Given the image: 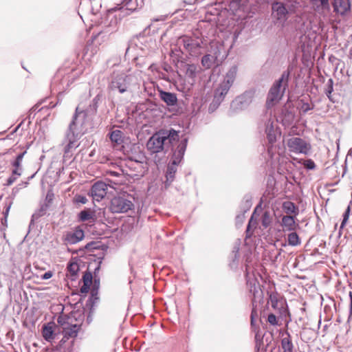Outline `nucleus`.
Segmentation results:
<instances>
[{
    "mask_svg": "<svg viewBox=\"0 0 352 352\" xmlns=\"http://www.w3.org/2000/svg\"><path fill=\"white\" fill-rule=\"evenodd\" d=\"M180 141L179 132L176 130L172 128L161 129L148 139L146 148L151 153H158L162 152L168 145L171 146L172 150L175 149Z\"/></svg>",
    "mask_w": 352,
    "mask_h": 352,
    "instance_id": "obj_1",
    "label": "nucleus"
},
{
    "mask_svg": "<svg viewBox=\"0 0 352 352\" xmlns=\"http://www.w3.org/2000/svg\"><path fill=\"white\" fill-rule=\"evenodd\" d=\"M132 0H122L116 7L107 11L106 19L102 22V30L99 34H111L117 30L118 19L129 16L132 13Z\"/></svg>",
    "mask_w": 352,
    "mask_h": 352,
    "instance_id": "obj_2",
    "label": "nucleus"
},
{
    "mask_svg": "<svg viewBox=\"0 0 352 352\" xmlns=\"http://www.w3.org/2000/svg\"><path fill=\"white\" fill-rule=\"evenodd\" d=\"M100 102H101V96L98 94L85 109L80 110L79 107H76L73 116L77 115L76 123L78 124L79 129L86 131L88 128L92 129L98 124L96 118H98L97 111Z\"/></svg>",
    "mask_w": 352,
    "mask_h": 352,
    "instance_id": "obj_3",
    "label": "nucleus"
},
{
    "mask_svg": "<svg viewBox=\"0 0 352 352\" xmlns=\"http://www.w3.org/2000/svg\"><path fill=\"white\" fill-rule=\"evenodd\" d=\"M188 142V138L185 135H182L181 141L178 143L176 148L173 149L172 160L167 166L165 174L166 180L164 182L165 188H168L175 180V174L177 170V166L184 158Z\"/></svg>",
    "mask_w": 352,
    "mask_h": 352,
    "instance_id": "obj_4",
    "label": "nucleus"
},
{
    "mask_svg": "<svg viewBox=\"0 0 352 352\" xmlns=\"http://www.w3.org/2000/svg\"><path fill=\"white\" fill-rule=\"evenodd\" d=\"M291 72L292 70L288 68L281 74L278 79L274 82L267 96L266 107L267 109L272 107L282 99L289 87Z\"/></svg>",
    "mask_w": 352,
    "mask_h": 352,
    "instance_id": "obj_5",
    "label": "nucleus"
},
{
    "mask_svg": "<svg viewBox=\"0 0 352 352\" xmlns=\"http://www.w3.org/2000/svg\"><path fill=\"white\" fill-rule=\"evenodd\" d=\"M111 141L114 143V147L126 155L130 161H132V142L129 137L123 135L120 130H114L109 133Z\"/></svg>",
    "mask_w": 352,
    "mask_h": 352,
    "instance_id": "obj_6",
    "label": "nucleus"
},
{
    "mask_svg": "<svg viewBox=\"0 0 352 352\" xmlns=\"http://www.w3.org/2000/svg\"><path fill=\"white\" fill-rule=\"evenodd\" d=\"M238 72L236 65H232L223 76V80L220 82L219 87L214 91V97L223 102L226 96L232 86Z\"/></svg>",
    "mask_w": 352,
    "mask_h": 352,
    "instance_id": "obj_7",
    "label": "nucleus"
},
{
    "mask_svg": "<svg viewBox=\"0 0 352 352\" xmlns=\"http://www.w3.org/2000/svg\"><path fill=\"white\" fill-rule=\"evenodd\" d=\"M254 94L253 89H249L236 96L230 103L229 115L233 116L247 109L253 100Z\"/></svg>",
    "mask_w": 352,
    "mask_h": 352,
    "instance_id": "obj_8",
    "label": "nucleus"
},
{
    "mask_svg": "<svg viewBox=\"0 0 352 352\" xmlns=\"http://www.w3.org/2000/svg\"><path fill=\"white\" fill-rule=\"evenodd\" d=\"M76 119L77 115L72 117V120L69 125L68 130L66 133V139L68 142L64 148L65 153H71L73 149H75L78 146V144H76V142L84 133L81 129H79L78 124L76 123Z\"/></svg>",
    "mask_w": 352,
    "mask_h": 352,
    "instance_id": "obj_9",
    "label": "nucleus"
},
{
    "mask_svg": "<svg viewBox=\"0 0 352 352\" xmlns=\"http://www.w3.org/2000/svg\"><path fill=\"white\" fill-rule=\"evenodd\" d=\"M287 145L291 152L307 154L311 148L309 143L300 138L293 137L287 140Z\"/></svg>",
    "mask_w": 352,
    "mask_h": 352,
    "instance_id": "obj_10",
    "label": "nucleus"
},
{
    "mask_svg": "<svg viewBox=\"0 0 352 352\" xmlns=\"http://www.w3.org/2000/svg\"><path fill=\"white\" fill-rule=\"evenodd\" d=\"M255 300H252V309L250 315V325L253 331L255 332V350L259 352L263 344V336L259 332V327L255 323V318L257 316V311L254 305Z\"/></svg>",
    "mask_w": 352,
    "mask_h": 352,
    "instance_id": "obj_11",
    "label": "nucleus"
},
{
    "mask_svg": "<svg viewBox=\"0 0 352 352\" xmlns=\"http://www.w3.org/2000/svg\"><path fill=\"white\" fill-rule=\"evenodd\" d=\"M180 42L184 45V48L191 55H196L200 52L203 41L201 39L193 38L188 36H182L179 38Z\"/></svg>",
    "mask_w": 352,
    "mask_h": 352,
    "instance_id": "obj_12",
    "label": "nucleus"
},
{
    "mask_svg": "<svg viewBox=\"0 0 352 352\" xmlns=\"http://www.w3.org/2000/svg\"><path fill=\"white\" fill-rule=\"evenodd\" d=\"M131 205L129 200L122 197H115L111 200L110 210L113 213L125 212L131 209Z\"/></svg>",
    "mask_w": 352,
    "mask_h": 352,
    "instance_id": "obj_13",
    "label": "nucleus"
},
{
    "mask_svg": "<svg viewBox=\"0 0 352 352\" xmlns=\"http://www.w3.org/2000/svg\"><path fill=\"white\" fill-rule=\"evenodd\" d=\"M272 10L274 17L278 21L284 23L287 20L289 10L283 2L274 1Z\"/></svg>",
    "mask_w": 352,
    "mask_h": 352,
    "instance_id": "obj_14",
    "label": "nucleus"
},
{
    "mask_svg": "<svg viewBox=\"0 0 352 352\" xmlns=\"http://www.w3.org/2000/svg\"><path fill=\"white\" fill-rule=\"evenodd\" d=\"M107 184L102 181H98L91 186L89 195L94 201H100L107 195Z\"/></svg>",
    "mask_w": 352,
    "mask_h": 352,
    "instance_id": "obj_15",
    "label": "nucleus"
},
{
    "mask_svg": "<svg viewBox=\"0 0 352 352\" xmlns=\"http://www.w3.org/2000/svg\"><path fill=\"white\" fill-rule=\"evenodd\" d=\"M265 133L269 144L272 145L276 142L277 138L280 137L281 131L277 125L269 119L265 123Z\"/></svg>",
    "mask_w": 352,
    "mask_h": 352,
    "instance_id": "obj_16",
    "label": "nucleus"
},
{
    "mask_svg": "<svg viewBox=\"0 0 352 352\" xmlns=\"http://www.w3.org/2000/svg\"><path fill=\"white\" fill-rule=\"evenodd\" d=\"M85 237V233L80 227H76L73 232H69L65 236L66 243L73 245L78 243Z\"/></svg>",
    "mask_w": 352,
    "mask_h": 352,
    "instance_id": "obj_17",
    "label": "nucleus"
},
{
    "mask_svg": "<svg viewBox=\"0 0 352 352\" xmlns=\"http://www.w3.org/2000/svg\"><path fill=\"white\" fill-rule=\"evenodd\" d=\"M158 96L167 106L173 107L177 104V94L173 92L166 91L158 88Z\"/></svg>",
    "mask_w": 352,
    "mask_h": 352,
    "instance_id": "obj_18",
    "label": "nucleus"
},
{
    "mask_svg": "<svg viewBox=\"0 0 352 352\" xmlns=\"http://www.w3.org/2000/svg\"><path fill=\"white\" fill-rule=\"evenodd\" d=\"M279 118L280 119L283 126H289L293 123L294 120L295 113L293 109L288 108L285 105L281 109Z\"/></svg>",
    "mask_w": 352,
    "mask_h": 352,
    "instance_id": "obj_19",
    "label": "nucleus"
},
{
    "mask_svg": "<svg viewBox=\"0 0 352 352\" xmlns=\"http://www.w3.org/2000/svg\"><path fill=\"white\" fill-rule=\"evenodd\" d=\"M333 6V11L342 15L351 10L350 0H334Z\"/></svg>",
    "mask_w": 352,
    "mask_h": 352,
    "instance_id": "obj_20",
    "label": "nucleus"
},
{
    "mask_svg": "<svg viewBox=\"0 0 352 352\" xmlns=\"http://www.w3.org/2000/svg\"><path fill=\"white\" fill-rule=\"evenodd\" d=\"M50 207L47 204H41L40 207L36 210L32 215L31 220L29 224V230L33 229L35 226V221H37L40 217L44 216Z\"/></svg>",
    "mask_w": 352,
    "mask_h": 352,
    "instance_id": "obj_21",
    "label": "nucleus"
},
{
    "mask_svg": "<svg viewBox=\"0 0 352 352\" xmlns=\"http://www.w3.org/2000/svg\"><path fill=\"white\" fill-rule=\"evenodd\" d=\"M80 329V325L79 324H70L68 326L63 327V338L68 340L72 338H76Z\"/></svg>",
    "mask_w": 352,
    "mask_h": 352,
    "instance_id": "obj_22",
    "label": "nucleus"
},
{
    "mask_svg": "<svg viewBox=\"0 0 352 352\" xmlns=\"http://www.w3.org/2000/svg\"><path fill=\"white\" fill-rule=\"evenodd\" d=\"M139 168L140 170L138 171V173H133V179H139L144 175L148 169L146 164H143L142 162L133 158V172L135 171L136 169Z\"/></svg>",
    "mask_w": 352,
    "mask_h": 352,
    "instance_id": "obj_23",
    "label": "nucleus"
},
{
    "mask_svg": "<svg viewBox=\"0 0 352 352\" xmlns=\"http://www.w3.org/2000/svg\"><path fill=\"white\" fill-rule=\"evenodd\" d=\"M67 276L70 278L71 280H76L78 273L80 270V267L76 262L70 261L67 266Z\"/></svg>",
    "mask_w": 352,
    "mask_h": 352,
    "instance_id": "obj_24",
    "label": "nucleus"
},
{
    "mask_svg": "<svg viewBox=\"0 0 352 352\" xmlns=\"http://www.w3.org/2000/svg\"><path fill=\"white\" fill-rule=\"evenodd\" d=\"M69 320L71 324L76 322V324H79L81 326L85 320L84 309L72 311L69 315Z\"/></svg>",
    "mask_w": 352,
    "mask_h": 352,
    "instance_id": "obj_25",
    "label": "nucleus"
},
{
    "mask_svg": "<svg viewBox=\"0 0 352 352\" xmlns=\"http://www.w3.org/2000/svg\"><path fill=\"white\" fill-rule=\"evenodd\" d=\"M282 225L287 230L293 231L296 229L297 225L295 222V217L284 216L282 218Z\"/></svg>",
    "mask_w": 352,
    "mask_h": 352,
    "instance_id": "obj_26",
    "label": "nucleus"
},
{
    "mask_svg": "<svg viewBox=\"0 0 352 352\" xmlns=\"http://www.w3.org/2000/svg\"><path fill=\"white\" fill-rule=\"evenodd\" d=\"M102 260V258H100L98 261L96 262V261H95V264H96V266L94 269V285H93L91 292H94V293L98 292V289L100 287V278H96V274H97V273H98V272L100 269Z\"/></svg>",
    "mask_w": 352,
    "mask_h": 352,
    "instance_id": "obj_27",
    "label": "nucleus"
},
{
    "mask_svg": "<svg viewBox=\"0 0 352 352\" xmlns=\"http://www.w3.org/2000/svg\"><path fill=\"white\" fill-rule=\"evenodd\" d=\"M283 208L287 214H292L294 215V217L298 214V207L294 202L285 201L283 204Z\"/></svg>",
    "mask_w": 352,
    "mask_h": 352,
    "instance_id": "obj_28",
    "label": "nucleus"
},
{
    "mask_svg": "<svg viewBox=\"0 0 352 352\" xmlns=\"http://www.w3.org/2000/svg\"><path fill=\"white\" fill-rule=\"evenodd\" d=\"M333 80L332 78L328 79L327 83L324 87V94H326L328 99L333 103L336 102V100H335L333 95L332 94L333 91Z\"/></svg>",
    "mask_w": 352,
    "mask_h": 352,
    "instance_id": "obj_29",
    "label": "nucleus"
},
{
    "mask_svg": "<svg viewBox=\"0 0 352 352\" xmlns=\"http://www.w3.org/2000/svg\"><path fill=\"white\" fill-rule=\"evenodd\" d=\"M216 61L217 56H212V54H207L201 58V64L206 69L211 68L214 65H217Z\"/></svg>",
    "mask_w": 352,
    "mask_h": 352,
    "instance_id": "obj_30",
    "label": "nucleus"
},
{
    "mask_svg": "<svg viewBox=\"0 0 352 352\" xmlns=\"http://www.w3.org/2000/svg\"><path fill=\"white\" fill-rule=\"evenodd\" d=\"M287 337L281 340V346L283 352H293L294 344L292 343L291 336L289 332H286Z\"/></svg>",
    "mask_w": 352,
    "mask_h": 352,
    "instance_id": "obj_31",
    "label": "nucleus"
},
{
    "mask_svg": "<svg viewBox=\"0 0 352 352\" xmlns=\"http://www.w3.org/2000/svg\"><path fill=\"white\" fill-rule=\"evenodd\" d=\"M252 196L250 194L248 193L244 195L240 206L241 210L243 214L251 208L252 205Z\"/></svg>",
    "mask_w": 352,
    "mask_h": 352,
    "instance_id": "obj_32",
    "label": "nucleus"
},
{
    "mask_svg": "<svg viewBox=\"0 0 352 352\" xmlns=\"http://www.w3.org/2000/svg\"><path fill=\"white\" fill-rule=\"evenodd\" d=\"M78 219L80 221H87L89 220L94 221L95 214L94 212L91 211L89 208H86L85 210H81L78 214Z\"/></svg>",
    "mask_w": 352,
    "mask_h": 352,
    "instance_id": "obj_33",
    "label": "nucleus"
},
{
    "mask_svg": "<svg viewBox=\"0 0 352 352\" xmlns=\"http://www.w3.org/2000/svg\"><path fill=\"white\" fill-rule=\"evenodd\" d=\"M310 3L317 9L322 10H330L329 0H309Z\"/></svg>",
    "mask_w": 352,
    "mask_h": 352,
    "instance_id": "obj_34",
    "label": "nucleus"
},
{
    "mask_svg": "<svg viewBox=\"0 0 352 352\" xmlns=\"http://www.w3.org/2000/svg\"><path fill=\"white\" fill-rule=\"evenodd\" d=\"M223 49V47L221 46H212L211 51L210 54H212V56H217V65L219 64V63L222 62L226 58V54H221V50Z\"/></svg>",
    "mask_w": 352,
    "mask_h": 352,
    "instance_id": "obj_35",
    "label": "nucleus"
},
{
    "mask_svg": "<svg viewBox=\"0 0 352 352\" xmlns=\"http://www.w3.org/2000/svg\"><path fill=\"white\" fill-rule=\"evenodd\" d=\"M186 67V75L188 78L194 79L199 72V68L195 64H187Z\"/></svg>",
    "mask_w": 352,
    "mask_h": 352,
    "instance_id": "obj_36",
    "label": "nucleus"
},
{
    "mask_svg": "<svg viewBox=\"0 0 352 352\" xmlns=\"http://www.w3.org/2000/svg\"><path fill=\"white\" fill-rule=\"evenodd\" d=\"M42 335L46 341H50L54 338V330L51 326L45 324L43 327Z\"/></svg>",
    "mask_w": 352,
    "mask_h": 352,
    "instance_id": "obj_37",
    "label": "nucleus"
},
{
    "mask_svg": "<svg viewBox=\"0 0 352 352\" xmlns=\"http://www.w3.org/2000/svg\"><path fill=\"white\" fill-rule=\"evenodd\" d=\"M98 292H94V293L91 292V296L86 302L85 306L87 307H89V309H91V311L92 309H94V307L99 300V297L98 296Z\"/></svg>",
    "mask_w": 352,
    "mask_h": 352,
    "instance_id": "obj_38",
    "label": "nucleus"
},
{
    "mask_svg": "<svg viewBox=\"0 0 352 352\" xmlns=\"http://www.w3.org/2000/svg\"><path fill=\"white\" fill-rule=\"evenodd\" d=\"M287 243L292 246H296L300 243V238L296 232H292L288 234Z\"/></svg>",
    "mask_w": 352,
    "mask_h": 352,
    "instance_id": "obj_39",
    "label": "nucleus"
},
{
    "mask_svg": "<svg viewBox=\"0 0 352 352\" xmlns=\"http://www.w3.org/2000/svg\"><path fill=\"white\" fill-rule=\"evenodd\" d=\"M143 54H144L133 58V63H135L136 66H138L140 69H142L146 66V53L143 52Z\"/></svg>",
    "mask_w": 352,
    "mask_h": 352,
    "instance_id": "obj_40",
    "label": "nucleus"
},
{
    "mask_svg": "<svg viewBox=\"0 0 352 352\" xmlns=\"http://www.w3.org/2000/svg\"><path fill=\"white\" fill-rule=\"evenodd\" d=\"M268 295H269L268 303L270 302L272 307L274 309H278V300L277 298V294L271 292V293H268Z\"/></svg>",
    "mask_w": 352,
    "mask_h": 352,
    "instance_id": "obj_41",
    "label": "nucleus"
},
{
    "mask_svg": "<svg viewBox=\"0 0 352 352\" xmlns=\"http://www.w3.org/2000/svg\"><path fill=\"white\" fill-rule=\"evenodd\" d=\"M221 101L219 100L218 98H213L212 102H210L209 107H208V112L210 113H213L221 104Z\"/></svg>",
    "mask_w": 352,
    "mask_h": 352,
    "instance_id": "obj_42",
    "label": "nucleus"
},
{
    "mask_svg": "<svg viewBox=\"0 0 352 352\" xmlns=\"http://www.w3.org/2000/svg\"><path fill=\"white\" fill-rule=\"evenodd\" d=\"M261 224L265 228H268L271 224V217L268 212H265L263 214L261 217Z\"/></svg>",
    "mask_w": 352,
    "mask_h": 352,
    "instance_id": "obj_43",
    "label": "nucleus"
},
{
    "mask_svg": "<svg viewBox=\"0 0 352 352\" xmlns=\"http://www.w3.org/2000/svg\"><path fill=\"white\" fill-rule=\"evenodd\" d=\"M120 80L121 79L120 78L119 80L113 82H112L113 83V86L115 88H118L120 93H124V91H126L127 86H126V85L125 83L121 82L120 81Z\"/></svg>",
    "mask_w": 352,
    "mask_h": 352,
    "instance_id": "obj_44",
    "label": "nucleus"
},
{
    "mask_svg": "<svg viewBox=\"0 0 352 352\" xmlns=\"http://www.w3.org/2000/svg\"><path fill=\"white\" fill-rule=\"evenodd\" d=\"M93 280V274L89 270H87L82 276L83 283L91 285Z\"/></svg>",
    "mask_w": 352,
    "mask_h": 352,
    "instance_id": "obj_45",
    "label": "nucleus"
},
{
    "mask_svg": "<svg viewBox=\"0 0 352 352\" xmlns=\"http://www.w3.org/2000/svg\"><path fill=\"white\" fill-rule=\"evenodd\" d=\"M57 322L59 325L63 327L68 326L71 324L69 320V316H60L57 318Z\"/></svg>",
    "mask_w": 352,
    "mask_h": 352,
    "instance_id": "obj_46",
    "label": "nucleus"
},
{
    "mask_svg": "<svg viewBox=\"0 0 352 352\" xmlns=\"http://www.w3.org/2000/svg\"><path fill=\"white\" fill-rule=\"evenodd\" d=\"M300 102L302 103L300 109L304 113H306L307 112H308L310 110H312L314 108V104H310L308 102H305L304 100L302 99L300 100Z\"/></svg>",
    "mask_w": 352,
    "mask_h": 352,
    "instance_id": "obj_47",
    "label": "nucleus"
},
{
    "mask_svg": "<svg viewBox=\"0 0 352 352\" xmlns=\"http://www.w3.org/2000/svg\"><path fill=\"white\" fill-rule=\"evenodd\" d=\"M26 153V151H24L23 153H19L16 159L14 160V161L12 163V165L14 167V168H20V166H21V162L23 160V157L24 156V155Z\"/></svg>",
    "mask_w": 352,
    "mask_h": 352,
    "instance_id": "obj_48",
    "label": "nucleus"
},
{
    "mask_svg": "<svg viewBox=\"0 0 352 352\" xmlns=\"http://www.w3.org/2000/svg\"><path fill=\"white\" fill-rule=\"evenodd\" d=\"M351 209L350 207L348 206L346 209L345 212L343 214L342 216V221L340 225V228H343L344 226L346 225V222L348 221L349 214H350Z\"/></svg>",
    "mask_w": 352,
    "mask_h": 352,
    "instance_id": "obj_49",
    "label": "nucleus"
},
{
    "mask_svg": "<svg viewBox=\"0 0 352 352\" xmlns=\"http://www.w3.org/2000/svg\"><path fill=\"white\" fill-rule=\"evenodd\" d=\"M267 322L273 325V326H276L278 324V319L276 316L275 314L271 313L268 315V317H267Z\"/></svg>",
    "mask_w": 352,
    "mask_h": 352,
    "instance_id": "obj_50",
    "label": "nucleus"
},
{
    "mask_svg": "<svg viewBox=\"0 0 352 352\" xmlns=\"http://www.w3.org/2000/svg\"><path fill=\"white\" fill-rule=\"evenodd\" d=\"M304 166L307 170H314L316 168V164H315V162L312 160L309 159V160H307L305 161Z\"/></svg>",
    "mask_w": 352,
    "mask_h": 352,
    "instance_id": "obj_51",
    "label": "nucleus"
},
{
    "mask_svg": "<svg viewBox=\"0 0 352 352\" xmlns=\"http://www.w3.org/2000/svg\"><path fill=\"white\" fill-rule=\"evenodd\" d=\"M85 249L89 251L98 249V242L91 241L88 243L85 246Z\"/></svg>",
    "mask_w": 352,
    "mask_h": 352,
    "instance_id": "obj_52",
    "label": "nucleus"
},
{
    "mask_svg": "<svg viewBox=\"0 0 352 352\" xmlns=\"http://www.w3.org/2000/svg\"><path fill=\"white\" fill-rule=\"evenodd\" d=\"M54 198V194L50 193L49 192L47 193L45 199L42 204H47L48 207H50V204H52Z\"/></svg>",
    "mask_w": 352,
    "mask_h": 352,
    "instance_id": "obj_53",
    "label": "nucleus"
},
{
    "mask_svg": "<svg viewBox=\"0 0 352 352\" xmlns=\"http://www.w3.org/2000/svg\"><path fill=\"white\" fill-rule=\"evenodd\" d=\"M76 201L82 204H85L87 202V199L84 195H78L76 197Z\"/></svg>",
    "mask_w": 352,
    "mask_h": 352,
    "instance_id": "obj_54",
    "label": "nucleus"
},
{
    "mask_svg": "<svg viewBox=\"0 0 352 352\" xmlns=\"http://www.w3.org/2000/svg\"><path fill=\"white\" fill-rule=\"evenodd\" d=\"M91 285L83 283V285L80 287V292L82 294H86L88 293L89 290L90 289Z\"/></svg>",
    "mask_w": 352,
    "mask_h": 352,
    "instance_id": "obj_55",
    "label": "nucleus"
},
{
    "mask_svg": "<svg viewBox=\"0 0 352 352\" xmlns=\"http://www.w3.org/2000/svg\"><path fill=\"white\" fill-rule=\"evenodd\" d=\"M349 298H350V305H349V316L348 318V321L351 319L352 317V292H350L349 294Z\"/></svg>",
    "mask_w": 352,
    "mask_h": 352,
    "instance_id": "obj_56",
    "label": "nucleus"
},
{
    "mask_svg": "<svg viewBox=\"0 0 352 352\" xmlns=\"http://www.w3.org/2000/svg\"><path fill=\"white\" fill-rule=\"evenodd\" d=\"M16 180V176H10L9 177L7 180L6 185V186H10L12 185L15 181Z\"/></svg>",
    "mask_w": 352,
    "mask_h": 352,
    "instance_id": "obj_57",
    "label": "nucleus"
},
{
    "mask_svg": "<svg viewBox=\"0 0 352 352\" xmlns=\"http://www.w3.org/2000/svg\"><path fill=\"white\" fill-rule=\"evenodd\" d=\"M21 168H14L12 171V176H16V178L21 175Z\"/></svg>",
    "mask_w": 352,
    "mask_h": 352,
    "instance_id": "obj_58",
    "label": "nucleus"
},
{
    "mask_svg": "<svg viewBox=\"0 0 352 352\" xmlns=\"http://www.w3.org/2000/svg\"><path fill=\"white\" fill-rule=\"evenodd\" d=\"M53 273L51 271H47L41 276V278L43 280H47L50 279Z\"/></svg>",
    "mask_w": 352,
    "mask_h": 352,
    "instance_id": "obj_59",
    "label": "nucleus"
},
{
    "mask_svg": "<svg viewBox=\"0 0 352 352\" xmlns=\"http://www.w3.org/2000/svg\"><path fill=\"white\" fill-rule=\"evenodd\" d=\"M93 313H94V309H92L91 311V309H89V313L87 317V320H86V322L87 324H89L92 321V316L91 315Z\"/></svg>",
    "mask_w": 352,
    "mask_h": 352,
    "instance_id": "obj_60",
    "label": "nucleus"
},
{
    "mask_svg": "<svg viewBox=\"0 0 352 352\" xmlns=\"http://www.w3.org/2000/svg\"><path fill=\"white\" fill-rule=\"evenodd\" d=\"M10 207H11V203L8 206H7V207L6 208L5 210L3 212V217H5L6 219L8 218Z\"/></svg>",
    "mask_w": 352,
    "mask_h": 352,
    "instance_id": "obj_61",
    "label": "nucleus"
},
{
    "mask_svg": "<svg viewBox=\"0 0 352 352\" xmlns=\"http://www.w3.org/2000/svg\"><path fill=\"white\" fill-rule=\"evenodd\" d=\"M1 225L2 228H1V230H5L6 228L7 227V219H6L5 217L1 219Z\"/></svg>",
    "mask_w": 352,
    "mask_h": 352,
    "instance_id": "obj_62",
    "label": "nucleus"
},
{
    "mask_svg": "<svg viewBox=\"0 0 352 352\" xmlns=\"http://www.w3.org/2000/svg\"><path fill=\"white\" fill-rule=\"evenodd\" d=\"M72 156V152L71 153H65V150H64V155L63 157L64 159H70Z\"/></svg>",
    "mask_w": 352,
    "mask_h": 352,
    "instance_id": "obj_63",
    "label": "nucleus"
},
{
    "mask_svg": "<svg viewBox=\"0 0 352 352\" xmlns=\"http://www.w3.org/2000/svg\"><path fill=\"white\" fill-rule=\"evenodd\" d=\"M243 218H244L243 214H241H241H238L236 217V221H242Z\"/></svg>",
    "mask_w": 352,
    "mask_h": 352,
    "instance_id": "obj_64",
    "label": "nucleus"
}]
</instances>
